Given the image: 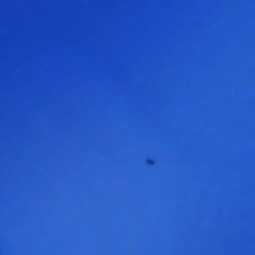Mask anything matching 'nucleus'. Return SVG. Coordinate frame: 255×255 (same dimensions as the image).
<instances>
[{
    "label": "nucleus",
    "mask_w": 255,
    "mask_h": 255,
    "mask_svg": "<svg viewBox=\"0 0 255 255\" xmlns=\"http://www.w3.org/2000/svg\"><path fill=\"white\" fill-rule=\"evenodd\" d=\"M148 163L149 164H152L153 163V161L151 160H149Z\"/></svg>",
    "instance_id": "obj_1"
}]
</instances>
